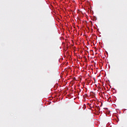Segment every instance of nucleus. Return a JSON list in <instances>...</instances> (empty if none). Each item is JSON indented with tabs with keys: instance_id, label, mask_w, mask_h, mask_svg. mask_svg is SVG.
I'll use <instances>...</instances> for the list:
<instances>
[{
	"instance_id": "f257e3e1",
	"label": "nucleus",
	"mask_w": 127,
	"mask_h": 127,
	"mask_svg": "<svg viewBox=\"0 0 127 127\" xmlns=\"http://www.w3.org/2000/svg\"><path fill=\"white\" fill-rule=\"evenodd\" d=\"M96 108H97V111H98V112H100V111H101V108H100V106H96Z\"/></svg>"
},
{
	"instance_id": "f03ea898",
	"label": "nucleus",
	"mask_w": 127,
	"mask_h": 127,
	"mask_svg": "<svg viewBox=\"0 0 127 127\" xmlns=\"http://www.w3.org/2000/svg\"><path fill=\"white\" fill-rule=\"evenodd\" d=\"M86 60H87V59L86 58V57H84Z\"/></svg>"
},
{
	"instance_id": "7ed1b4c3",
	"label": "nucleus",
	"mask_w": 127,
	"mask_h": 127,
	"mask_svg": "<svg viewBox=\"0 0 127 127\" xmlns=\"http://www.w3.org/2000/svg\"><path fill=\"white\" fill-rule=\"evenodd\" d=\"M91 105H92V104H90L89 106H90V108H92V107L91 106Z\"/></svg>"
},
{
	"instance_id": "20e7f679",
	"label": "nucleus",
	"mask_w": 127,
	"mask_h": 127,
	"mask_svg": "<svg viewBox=\"0 0 127 127\" xmlns=\"http://www.w3.org/2000/svg\"><path fill=\"white\" fill-rule=\"evenodd\" d=\"M102 106H103V103H102L101 105L100 106V107H102Z\"/></svg>"
},
{
	"instance_id": "39448f33",
	"label": "nucleus",
	"mask_w": 127,
	"mask_h": 127,
	"mask_svg": "<svg viewBox=\"0 0 127 127\" xmlns=\"http://www.w3.org/2000/svg\"><path fill=\"white\" fill-rule=\"evenodd\" d=\"M88 105H90L89 103H88Z\"/></svg>"
}]
</instances>
